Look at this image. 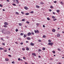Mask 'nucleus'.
<instances>
[{"label": "nucleus", "instance_id": "nucleus-38", "mask_svg": "<svg viewBox=\"0 0 64 64\" xmlns=\"http://www.w3.org/2000/svg\"><path fill=\"white\" fill-rule=\"evenodd\" d=\"M3 6L2 5V4H0V7H2Z\"/></svg>", "mask_w": 64, "mask_h": 64}, {"label": "nucleus", "instance_id": "nucleus-15", "mask_svg": "<svg viewBox=\"0 0 64 64\" xmlns=\"http://www.w3.org/2000/svg\"><path fill=\"white\" fill-rule=\"evenodd\" d=\"M56 12L57 13H59V12H60V11L59 10H56Z\"/></svg>", "mask_w": 64, "mask_h": 64}, {"label": "nucleus", "instance_id": "nucleus-30", "mask_svg": "<svg viewBox=\"0 0 64 64\" xmlns=\"http://www.w3.org/2000/svg\"><path fill=\"white\" fill-rule=\"evenodd\" d=\"M24 38H25V37H26V36L24 34Z\"/></svg>", "mask_w": 64, "mask_h": 64}, {"label": "nucleus", "instance_id": "nucleus-31", "mask_svg": "<svg viewBox=\"0 0 64 64\" xmlns=\"http://www.w3.org/2000/svg\"><path fill=\"white\" fill-rule=\"evenodd\" d=\"M13 5H14V6H16V4H12Z\"/></svg>", "mask_w": 64, "mask_h": 64}, {"label": "nucleus", "instance_id": "nucleus-25", "mask_svg": "<svg viewBox=\"0 0 64 64\" xmlns=\"http://www.w3.org/2000/svg\"><path fill=\"white\" fill-rule=\"evenodd\" d=\"M43 38H46V36L45 35H44L43 36Z\"/></svg>", "mask_w": 64, "mask_h": 64}, {"label": "nucleus", "instance_id": "nucleus-34", "mask_svg": "<svg viewBox=\"0 0 64 64\" xmlns=\"http://www.w3.org/2000/svg\"><path fill=\"white\" fill-rule=\"evenodd\" d=\"M47 18L48 20H50V18Z\"/></svg>", "mask_w": 64, "mask_h": 64}, {"label": "nucleus", "instance_id": "nucleus-41", "mask_svg": "<svg viewBox=\"0 0 64 64\" xmlns=\"http://www.w3.org/2000/svg\"><path fill=\"white\" fill-rule=\"evenodd\" d=\"M16 32H17V31H18V30L17 29H16Z\"/></svg>", "mask_w": 64, "mask_h": 64}, {"label": "nucleus", "instance_id": "nucleus-46", "mask_svg": "<svg viewBox=\"0 0 64 64\" xmlns=\"http://www.w3.org/2000/svg\"><path fill=\"white\" fill-rule=\"evenodd\" d=\"M32 35H34V32H32Z\"/></svg>", "mask_w": 64, "mask_h": 64}, {"label": "nucleus", "instance_id": "nucleus-33", "mask_svg": "<svg viewBox=\"0 0 64 64\" xmlns=\"http://www.w3.org/2000/svg\"><path fill=\"white\" fill-rule=\"evenodd\" d=\"M52 53H54V54H55V51H52Z\"/></svg>", "mask_w": 64, "mask_h": 64}, {"label": "nucleus", "instance_id": "nucleus-43", "mask_svg": "<svg viewBox=\"0 0 64 64\" xmlns=\"http://www.w3.org/2000/svg\"><path fill=\"white\" fill-rule=\"evenodd\" d=\"M34 32H35V33H37V31L35 30H34Z\"/></svg>", "mask_w": 64, "mask_h": 64}, {"label": "nucleus", "instance_id": "nucleus-8", "mask_svg": "<svg viewBox=\"0 0 64 64\" xmlns=\"http://www.w3.org/2000/svg\"><path fill=\"white\" fill-rule=\"evenodd\" d=\"M5 60L6 61H9V60L8 59V58H5Z\"/></svg>", "mask_w": 64, "mask_h": 64}, {"label": "nucleus", "instance_id": "nucleus-6", "mask_svg": "<svg viewBox=\"0 0 64 64\" xmlns=\"http://www.w3.org/2000/svg\"><path fill=\"white\" fill-rule=\"evenodd\" d=\"M16 2L17 4H19V1H18V0H16Z\"/></svg>", "mask_w": 64, "mask_h": 64}, {"label": "nucleus", "instance_id": "nucleus-60", "mask_svg": "<svg viewBox=\"0 0 64 64\" xmlns=\"http://www.w3.org/2000/svg\"><path fill=\"white\" fill-rule=\"evenodd\" d=\"M58 64H61V63L60 62H59L58 63Z\"/></svg>", "mask_w": 64, "mask_h": 64}, {"label": "nucleus", "instance_id": "nucleus-22", "mask_svg": "<svg viewBox=\"0 0 64 64\" xmlns=\"http://www.w3.org/2000/svg\"><path fill=\"white\" fill-rule=\"evenodd\" d=\"M16 14H17V15H19V13H18V12H15Z\"/></svg>", "mask_w": 64, "mask_h": 64}, {"label": "nucleus", "instance_id": "nucleus-62", "mask_svg": "<svg viewBox=\"0 0 64 64\" xmlns=\"http://www.w3.org/2000/svg\"><path fill=\"white\" fill-rule=\"evenodd\" d=\"M43 27H45V26L44 25H43Z\"/></svg>", "mask_w": 64, "mask_h": 64}, {"label": "nucleus", "instance_id": "nucleus-5", "mask_svg": "<svg viewBox=\"0 0 64 64\" xmlns=\"http://www.w3.org/2000/svg\"><path fill=\"white\" fill-rule=\"evenodd\" d=\"M4 24L6 25H8V23H7V22H5L4 23Z\"/></svg>", "mask_w": 64, "mask_h": 64}, {"label": "nucleus", "instance_id": "nucleus-14", "mask_svg": "<svg viewBox=\"0 0 64 64\" xmlns=\"http://www.w3.org/2000/svg\"><path fill=\"white\" fill-rule=\"evenodd\" d=\"M25 15H29V14L28 13H26L25 14Z\"/></svg>", "mask_w": 64, "mask_h": 64}, {"label": "nucleus", "instance_id": "nucleus-42", "mask_svg": "<svg viewBox=\"0 0 64 64\" xmlns=\"http://www.w3.org/2000/svg\"><path fill=\"white\" fill-rule=\"evenodd\" d=\"M58 50L59 51H61V50H60V49L59 48L58 49Z\"/></svg>", "mask_w": 64, "mask_h": 64}, {"label": "nucleus", "instance_id": "nucleus-2", "mask_svg": "<svg viewBox=\"0 0 64 64\" xmlns=\"http://www.w3.org/2000/svg\"><path fill=\"white\" fill-rule=\"evenodd\" d=\"M28 35V36H30L31 35V33L30 32H29L27 34Z\"/></svg>", "mask_w": 64, "mask_h": 64}, {"label": "nucleus", "instance_id": "nucleus-53", "mask_svg": "<svg viewBox=\"0 0 64 64\" xmlns=\"http://www.w3.org/2000/svg\"><path fill=\"white\" fill-rule=\"evenodd\" d=\"M54 3H57V1H54Z\"/></svg>", "mask_w": 64, "mask_h": 64}, {"label": "nucleus", "instance_id": "nucleus-57", "mask_svg": "<svg viewBox=\"0 0 64 64\" xmlns=\"http://www.w3.org/2000/svg\"><path fill=\"white\" fill-rule=\"evenodd\" d=\"M16 44H18V43H17V42H15Z\"/></svg>", "mask_w": 64, "mask_h": 64}, {"label": "nucleus", "instance_id": "nucleus-49", "mask_svg": "<svg viewBox=\"0 0 64 64\" xmlns=\"http://www.w3.org/2000/svg\"><path fill=\"white\" fill-rule=\"evenodd\" d=\"M52 14H54V15H55V12H52Z\"/></svg>", "mask_w": 64, "mask_h": 64}, {"label": "nucleus", "instance_id": "nucleus-24", "mask_svg": "<svg viewBox=\"0 0 64 64\" xmlns=\"http://www.w3.org/2000/svg\"><path fill=\"white\" fill-rule=\"evenodd\" d=\"M40 4H44V3H43V2H40Z\"/></svg>", "mask_w": 64, "mask_h": 64}, {"label": "nucleus", "instance_id": "nucleus-45", "mask_svg": "<svg viewBox=\"0 0 64 64\" xmlns=\"http://www.w3.org/2000/svg\"><path fill=\"white\" fill-rule=\"evenodd\" d=\"M21 13L22 14H24V13L22 12H21Z\"/></svg>", "mask_w": 64, "mask_h": 64}, {"label": "nucleus", "instance_id": "nucleus-21", "mask_svg": "<svg viewBox=\"0 0 64 64\" xmlns=\"http://www.w3.org/2000/svg\"><path fill=\"white\" fill-rule=\"evenodd\" d=\"M42 50H45V48H42Z\"/></svg>", "mask_w": 64, "mask_h": 64}, {"label": "nucleus", "instance_id": "nucleus-50", "mask_svg": "<svg viewBox=\"0 0 64 64\" xmlns=\"http://www.w3.org/2000/svg\"><path fill=\"white\" fill-rule=\"evenodd\" d=\"M48 41L49 42H51V40H48Z\"/></svg>", "mask_w": 64, "mask_h": 64}, {"label": "nucleus", "instance_id": "nucleus-10", "mask_svg": "<svg viewBox=\"0 0 64 64\" xmlns=\"http://www.w3.org/2000/svg\"><path fill=\"white\" fill-rule=\"evenodd\" d=\"M57 37H59L60 36V34H58L57 35Z\"/></svg>", "mask_w": 64, "mask_h": 64}, {"label": "nucleus", "instance_id": "nucleus-9", "mask_svg": "<svg viewBox=\"0 0 64 64\" xmlns=\"http://www.w3.org/2000/svg\"><path fill=\"white\" fill-rule=\"evenodd\" d=\"M27 39L28 40H31V38H30L28 37V38H27Z\"/></svg>", "mask_w": 64, "mask_h": 64}, {"label": "nucleus", "instance_id": "nucleus-44", "mask_svg": "<svg viewBox=\"0 0 64 64\" xmlns=\"http://www.w3.org/2000/svg\"><path fill=\"white\" fill-rule=\"evenodd\" d=\"M38 41L39 42H41V40H38Z\"/></svg>", "mask_w": 64, "mask_h": 64}, {"label": "nucleus", "instance_id": "nucleus-37", "mask_svg": "<svg viewBox=\"0 0 64 64\" xmlns=\"http://www.w3.org/2000/svg\"><path fill=\"white\" fill-rule=\"evenodd\" d=\"M2 45H4V46H5V43H2Z\"/></svg>", "mask_w": 64, "mask_h": 64}, {"label": "nucleus", "instance_id": "nucleus-63", "mask_svg": "<svg viewBox=\"0 0 64 64\" xmlns=\"http://www.w3.org/2000/svg\"><path fill=\"white\" fill-rule=\"evenodd\" d=\"M26 43H28V41H26Z\"/></svg>", "mask_w": 64, "mask_h": 64}, {"label": "nucleus", "instance_id": "nucleus-13", "mask_svg": "<svg viewBox=\"0 0 64 64\" xmlns=\"http://www.w3.org/2000/svg\"><path fill=\"white\" fill-rule=\"evenodd\" d=\"M24 8L26 10H27V9H28V8L26 6H25Z\"/></svg>", "mask_w": 64, "mask_h": 64}, {"label": "nucleus", "instance_id": "nucleus-32", "mask_svg": "<svg viewBox=\"0 0 64 64\" xmlns=\"http://www.w3.org/2000/svg\"><path fill=\"white\" fill-rule=\"evenodd\" d=\"M36 25L37 26H39V24H38V23H37L36 24Z\"/></svg>", "mask_w": 64, "mask_h": 64}, {"label": "nucleus", "instance_id": "nucleus-16", "mask_svg": "<svg viewBox=\"0 0 64 64\" xmlns=\"http://www.w3.org/2000/svg\"><path fill=\"white\" fill-rule=\"evenodd\" d=\"M19 26H22V24H21V23H19Z\"/></svg>", "mask_w": 64, "mask_h": 64}, {"label": "nucleus", "instance_id": "nucleus-61", "mask_svg": "<svg viewBox=\"0 0 64 64\" xmlns=\"http://www.w3.org/2000/svg\"><path fill=\"white\" fill-rule=\"evenodd\" d=\"M25 64H28V63L26 62H25Z\"/></svg>", "mask_w": 64, "mask_h": 64}, {"label": "nucleus", "instance_id": "nucleus-40", "mask_svg": "<svg viewBox=\"0 0 64 64\" xmlns=\"http://www.w3.org/2000/svg\"><path fill=\"white\" fill-rule=\"evenodd\" d=\"M53 20V21H55V20H57V19L56 18H55Z\"/></svg>", "mask_w": 64, "mask_h": 64}, {"label": "nucleus", "instance_id": "nucleus-58", "mask_svg": "<svg viewBox=\"0 0 64 64\" xmlns=\"http://www.w3.org/2000/svg\"><path fill=\"white\" fill-rule=\"evenodd\" d=\"M6 1H7V2H9V0H7Z\"/></svg>", "mask_w": 64, "mask_h": 64}, {"label": "nucleus", "instance_id": "nucleus-39", "mask_svg": "<svg viewBox=\"0 0 64 64\" xmlns=\"http://www.w3.org/2000/svg\"><path fill=\"white\" fill-rule=\"evenodd\" d=\"M18 61H20V60H21V59H20V58H19L18 59Z\"/></svg>", "mask_w": 64, "mask_h": 64}, {"label": "nucleus", "instance_id": "nucleus-29", "mask_svg": "<svg viewBox=\"0 0 64 64\" xmlns=\"http://www.w3.org/2000/svg\"><path fill=\"white\" fill-rule=\"evenodd\" d=\"M42 51V50H40V49H39L38 50V51L39 52H41V51Z\"/></svg>", "mask_w": 64, "mask_h": 64}, {"label": "nucleus", "instance_id": "nucleus-36", "mask_svg": "<svg viewBox=\"0 0 64 64\" xmlns=\"http://www.w3.org/2000/svg\"><path fill=\"white\" fill-rule=\"evenodd\" d=\"M12 64H14V63H15V62H14V61H13V62H12Z\"/></svg>", "mask_w": 64, "mask_h": 64}, {"label": "nucleus", "instance_id": "nucleus-19", "mask_svg": "<svg viewBox=\"0 0 64 64\" xmlns=\"http://www.w3.org/2000/svg\"><path fill=\"white\" fill-rule=\"evenodd\" d=\"M52 17L53 19H55V17L54 16H52Z\"/></svg>", "mask_w": 64, "mask_h": 64}, {"label": "nucleus", "instance_id": "nucleus-18", "mask_svg": "<svg viewBox=\"0 0 64 64\" xmlns=\"http://www.w3.org/2000/svg\"><path fill=\"white\" fill-rule=\"evenodd\" d=\"M4 27H5L6 28H7V26L6 25H4Z\"/></svg>", "mask_w": 64, "mask_h": 64}, {"label": "nucleus", "instance_id": "nucleus-20", "mask_svg": "<svg viewBox=\"0 0 64 64\" xmlns=\"http://www.w3.org/2000/svg\"><path fill=\"white\" fill-rule=\"evenodd\" d=\"M50 8H52V9L53 8V6H50Z\"/></svg>", "mask_w": 64, "mask_h": 64}, {"label": "nucleus", "instance_id": "nucleus-35", "mask_svg": "<svg viewBox=\"0 0 64 64\" xmlns=\"http://www.w3.org/2000/svg\"><path fill=\"white\" fill-rule=\"evenodd\" d=\"M26 22L27 23V24H29V22L27 21Z\"/></svg>", "mask_w": 64, "mask_h": 64}, {"label": "nucleus", "instance_id": "nucleus-3", "mask_svg": "<svg viewBox=\"0 0 64 64\" xmlns=\"http://www.w3.org/2000/svg\"><path fill=\"white\" fill-rule=\"evenodd\" d=\"M32 55L34 56H36V54L35 53H32Z\"/></svg>", "mask_w": 64, "mask_h": 64}, {"label": "nucleus", "instance_id": "nucleus-59", "mask_svg": "<svg viewBox=\"0 0 64 64\" xmlns=\"http://www.w3.org/2000/svg\"><path fill=\"white\" fill-rule=\"evenodd\" d=\"M2 10H3V11H5V10L4 9H3Z\"/></svg>", "mask_w": 64, "mask_h": 64}, {"label": "nucleus", "instance_id": "nucleus-56", "mask_svg": "<svg viewBox=\"0 0 64 64\" xmlns=\"http://www.w3.org/2000/svg\"><path fill=\"white\" fill-rule=\"evenodd\" d=\"M4 52H7V50H4Z\"/></svg>", "mask_w": 64, "mask_h": 64}, {"label": "nucleus", "instance_id": "nucleus-12", "mask_svg": "<svg viewBox=\"0 0 64 64\" xmlns=\"http://www.w3.org/2000/svg\"><path fill=\"white\" fill-rule=\"evenodd\" d=\"M36 8H40V6H36Z\"/></svg>", "mask_w": 64, "mask_h": 64}, {"label": "nucleus", "instance_id": "nucleus-64", "mask_svg": "<svg viewBox=\"0 0 64 64\" xmlns=\"http://www.w3.org/2000/svg\"><path fill=\"white\" fill-rule=\"evenodd\" d=\"M8 50H10V48H8Z\"/></svg>", "mask_w": 64, "mask_h": 64}, {"label": "nucleus", "instance_id": "nucleus-54", "mask_svg": "<svg viewBox=\"0 0 64 64\" xmlns=\"http://www.w3.org/2000/svg\"><path fill=\"white\" fill-rule=\"evenodd\" d=\"M50 60H53V58H50Z\"/></svg>", "mask_w": 64, "mask_h": 64}, {"label": "nucleus", "instance_id": "nucleus-7", "mask_svg": "<svg viewBox=\"0 0 64 64\" xmlns=\"http://www.w3.org/2000/svg\"><path fill=\"white\" fill-rule=\"evenodd\" d=\"M52 31L53 32H55V30L54 29H53L52 30Z\"/></svg>", "mask_w": 64, "mask_h": 64}, {"label": "nucleus", "instance_id": "nucleus-4", "mask_svg": "<svg viewBox=\"0 0 64 64\" xmlns=\"http://www.w3.org/2000/svg\"><path fill=\"white\" fill-rule=\"evenodd\" d=\"M30 45H31V46H34V44L32 42H31L30 44Z\"/></svg>", "mask_w": 64, "mask_h": 64}, {"label": "nucleus", "instance_id": "nucleus-47", "mask_svg": "<svg viewBox=\"0 0 64 64\" xmlns=\"http://www.w3.org/2000/svg\"><path fill=\"white\" fill-rule=\"evenodd\" d=\"M49 11H50V12H51V11H52V10L51 9H49Z\"/></svg>", "mask_w": 64, "mask_h": 64}, {"label": "nucleus", "instance_id": "nucleus-1", "mask_svg": "<svg viewBox=\"0 0 64 64\" xmlns=\"http://www.w3.org/2000/svg\"><path fill=\"white\" fill-rule=\"evenodd\" d=\"M54 43L53 42H49L48 44L49 45H50L51 46H52L53 44Z\"/></svg>", "mask_w": 64, "mask_h": 64}, {"label": "nucleus", "instance_id": "nucleus-52", "mask_svg": "<svg viewBox=\"0 0 64 64\" xmlns=\"http://www.w3.org/2000/svg\"><path fill=\"white\" fill-rule=\"evenodd\" d=\"M23 59H26V58H25V57H23Z\"/></svg>", "mask_w": 64, "mask_h": 64}, {"label": "nucleus", "instance_id": "nucleus-26", "mask_svg": "<svg viewBox=\"0 0 64 64\" xmlns=\"http://www.w3.org/2000/svg\"><path fill=\"white\" fill-rule=\"evenodd\" d=\"M25 20L24 19H22V21H24Z\"/></svg>", "mask_w": 64, "mask_h": 64}, {"label": "nucleus", "instance_id": "nucleus-11", "mask_svg": "<svg viewBox=\"0 0 64 64\" xmlns=\"http://www.w3.org/2000/svg\"><path fill=\"white\" fill-rule=\"evenodd\" d=\"M26 50H27V51H28V50H29V48L28 47L26 48Z\"/></svg>", "mask_w": 64, "mask_h": 64}, {"label": "nucleus", "instance_id": "nucleus-48", "mask_svg": "<svg viewBox=\"0 0 64 64\" xmlns=\"http://www.w3.org/2000/svg\"><path fill=\"white\" fill-rule=\"evenodd\" d=\"M31 13H34V12L33 11H32V12H30Z\"/></svg>", "mask_w": 64, "mask_h": 64}, {"label": "nucleus", "instance_id": "nucleus-23", "mask_svg": "<svg viewBox=\"0 0 64 64\" xmlns=\"http://www.w3.org/2000/svg\"><path fill=\"white\" fill-rule=\"evenodd\" d=\"M36 33H39V32L38 30H36Z\"/></svg>", "mask_w": 64, "mask_h": 64}, {"label": "nucleus", "instance_id": "nucleus-17", "mask_svg": "<svg viewBox=\"0 0 64 64\" xmlns=\"http://www.w3.org/2000/svg\"><path fill=\"white\" fill-rule=\"evenodd\" d=\"M20 35H21V36H23V35H24V33H20Z\"/></svg>", "mask_w": 64, "mask_h": 64}, {"label": "nucleus", "instance_id": "nucleus-27", "mask_svg": "<svg viewBox=\"0 0 64 64\" xmlns=\"http://www.w3.org/2000/svg\"><path fill=\"white\" fill-rule=\"evenodd\" d=\"M0 50H4V49L1 48H0Z\"/></svg>", "mask_w": 64, "mask_h": 64}, {"label": "nucleus", "instance_id": "nucleus-28", "mask_svg": "<svg viewBox=\"0 0 64 64\" xmlns=\"http://www.w3.org/2000/svg\"><path fill=\"white\" fill-rule=\"evenodd\" d=\"M22 50H23V51H24L25 50V48H22Z\"/></svg>", "mask_w": 64, "mask_h": 64}, {"label": "nucleus", "instance_id": "nucleus-51", "mask_svg": "<svg viewBox=\"0 0 64 64\" xmlns=\"http://www.w3.org/2000/svg\"><path fill=\"white\" fill-rule=\"evenodd\" d=\"M8 56H9V57H11V55L9 54V55H8Z\"/></svg>", "mask_w": 64, "mask_h": 64}, {"label": "nucleus", "instance_id": "nucleus-55", "mask_svg": "<svg viewBox=\"0 0 64 64\" xmlns=\"http://www.w3.org/2000/svg\"><path fill=\"white\" fill-rule=\"evenodd\" d=\"M23 42H21L20 43L21 45H23Z\"/></svg>", "mask_w": 64, "mask_h": 64}]
</instances>
